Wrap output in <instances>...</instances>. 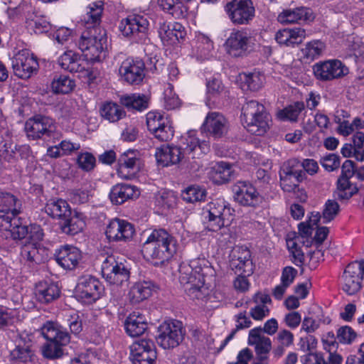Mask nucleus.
I'll return each mask as SVG.
<instances>
[{
    "mask_svg": "<svg viewBox=\"0 0 364 364\" xmlns=\"http://www.w3.org/2000/svg\"><path fill=\"white\" fill-rule=\"evenodd\" d=\"M280 174V186L282 188L287 192L294 191L298 187L300 182L303 180H300L295 176H289L288 175Z\"/></svg>",
    "mask_w": 364,
    "mask_h": 364,
    "instance_id": "59",
    "label": "nucleus"
},
{
    "mask_svg": "<svg viewBox=\"0 0 364 364\" xmlns=\"http://www.w3.org/2000/svg\"><path fill=\"white\" fill-rule=\"evenodd\" d=\"M306 37V31L301 28H284L275 34V40L279 44L291 47L301 43Z\"/></svg>",
    "mask_w": 364,
    "mask_h": 364,
    "instance_id": "27",
    "label": "nucleus"
},
{
    "mask_svg": "<svg viewBox=\"0 0 364 364\" xmlns=\"http://www.w3.org/2000/svg\"><path fill=\"white\" fill-rule=\"evenodd\" d=\"M250 36L243 31H234L226 40L227 52L233 57L243 55L250 44Z\"/></svg>",
    "mask_w": 364,
    "mask_h": 364,
    "instance_id": "23",
    "label": "nucleus"
},
{
    "mask_svg": "<svg viewBox=\"0 0 364 364\" xmlns=\"http://www.w3.org/2000/svg\"><path fill=\"white\" fill-rule=\"evenodd\" d=\"M183 153L178 146H162L156 149L155 156L159 164L163 166L178 163L183 157L188 159L199 158L210 149V144L206 141H200L193 132H188L183 139Z\"/></svg>",
    "mask_w": 364,
    "mask_h": 364,
    "instance_id": "2",
    "label": "nucleus"
},
{
    "mask_svg": "<svg viewBox=\"0 0 364 364\" xmlns=\"http://www.w3.org/2000/svg\"><path fill=\"white\" fill-rule=\"evenodd\" d=\"M24 130L28 139L36 140L44 136L51 137L55 131V126L50 118L36 116L26 122Z\"/></svg>",
    "mask_w": 364,
    "mask_h": 364,
    "instance_id": "16",
    "label": "nucleus"
},
{
    "mask_svg": "<svg viewBox=\"0 0 364 364\" xmlns=\"http://www.w3.org/2000/svg\"><path fill=\"white\" fill-rule=\"evenodd\" d=\"M41 334L47 340L42 348L44 357L55 359L63 354V347L70 342L69 334L58 324L48 321L41 328Z\"/></svg>",
    "mask_w": 364,
    "mask_h": 364,
    "instance_id": "5",
    "label": "nucleus"
},
{
    "mask_svg": "<svg viewBox=\"0 0 364 364\" xmlns=\"http://www.w3.org/2000/svg\"><path fill=\"white\" fill-rule=\"evenodd\" d=\"M205 196V189L197 186L188 187L181 194L182 198L188 203L201 201L204 200Z\"/></svg>",
    "mask_w": 364,
    "mask_h": 364,
    "instance_id": "49",
    "label": "nucleus"
},
{
    "mask_svg": "<svg viewBox=\"0 0 364 364\" xmlns=\"http://www.w3.org/2000/svg\"><path fill=\"white\" fill-rule=\"evenodd\" d=\"M165 107L168 109H173L180 106L178 97L173 92V87L169 85L164 92Z\"/></svg>",
    "mask_w": 364,
    "mask_h": 364,
    "instance_id": "61",
    "label": "nucleus"
},
{
    "mask_svg": "<svg viewBox=\"0 0 364 364\" xmlns=\"http://www.w3.org/2000/svg\"><path fill=\"white\" fill-rule=\"evenodd\" d=\"M201 129L214 138L219 139L228 134L229 122L221 113L210 112L205 117Z\"/></svg>",
    "mask_w": 364,
    "mask_h": 364,
    "instance_id": "22",
    "label": "nucleus"
},
{
    "mask_svg": "<svg viewBox=\"0 0 364 364\" xmlns=\"http://www.w3.org/2000/svg\"><path fill=\"white\" fill-rule=\"evenodd\" d=\"M59 287L53 282H40L36 286L35 295L38 301L48 304L60 296Z\"/></svg>",
    "mask_w": 364,
    "mask_h": 364,
    "instance_id": "33",
    "label": "nucleus"
},
{
    "mask_svg": "<svg viewBox=\"0 0 364 364\" xmlns=\"http://www.w3.org/2000/svg\"><path fill=\"white\" fill-rule=\"evenodd\" d=\"M364 274V260L349 264L340 279V284L343 291L353 295L361 288Z\"/></svg>",
    "mask_w": 364,
    "mask_h": 364,
    "instance_id": "9",
    "label": "nucleus"
},
{
    "mask_svg": "<svg viewBox=\"0 0 364 364\" xmlns=\"http://www.w3.org/2000/svg\"><path fill=\"white\" fill-rule=\"evenodd\" d=\"M105 233L109 241L126 242L132 240L135 228L128 221L115 218L109 222Z\"/></svg>",
    "mask_w": 364,
    "mask_h": 364,
    "instance_id": "20",
    "label": "nucleus"
},
{
    "mask_svg": "<svg viewBox=\"0 0 364 364\" xmlns=\"http://www.w3.org/2000/svg\"><path fill=\"white\" fill-rule=\"evenodd\" d=\"M149 21L142 15L133 14L122 19L119 24L122 34L134 41H139L146 34L149 28Z\"/></svg>",
    "mask_w": 364,
    "mask_h": 364,
    "instance_id": "10",
    "label": "nucleus"
},
{
    "mask_svg": "<svg viewBox=\"0 0 364 364\" xmlns=\"http://www.w3.org/2000/svg\"><path fill=\"white\" fill-rule=\"evenodd\" d=\"M152 292V288L149 283L146 282H138L134 284L129 292V301L133 304H136L148 299Z\"/></svg>",
    "mask_w": 364,
    "mask_h": 364,
    "instance_id": "40",
    "label": "nucleus"
},
{
    "mask_svg": "<svg viewBox=\"0 0 364 364\" xmlns=\"http://www.w3.org/2000/svg\"><path fill=\"white\" fill-rule=\"evenodd\" d=\"M118 164V174L122 178H129L138 170L139 159L134 151L129 150L119 156Z\"/></svg>",
    "mask_w": 364,
    "mask_h": 364,
    "instance_id": "30",
    "label": "nucleus"
},
{
    "mask_svg": "<svg viewBox=\"0 0 364 364\" xmlns=\"http://www.w3.org/2000/svg\"><path fill=\"white\" fill-rule=\"evenodd\" d=\"M280 173L295 176L300 180H304L305 178V173L302 170L301 162L296 159L289 160L284 164L280 171Z\"/></svg>",
    "mask_w": 364,
    "mask_h": 364,
    "instance_id": "47",
    "label": "nucleus"
},
{
    "mask_svg": "<svg viewBox=\"0 0 364 364\" xmlns=\"http://www.w3.org/2000/svg\"><path fill=\"white\" fill-rule=\"evenodd\" d=\"M21 203L14 195L9 193H0V222H6L5 218H13L20 213Z\"/></svg>",
    "mask_w": 364,
    "mask_h": 364,
    "instance_id": "26",
    "label": "nucleus"
},
{
    "mask_svg": "<svg viewBox=\"0 0 364 364\" xmlns=\"http://www.w3.org/2000/svg\"><path fill=\"white\" fill-rule=\"evenodd\" d=\"M45 252L40 244L26 242L21 249V258L28 264H39L46 259Z\"/></svg>",
    "mask_w": 364,
    "mask_h": 364,
    "instance_id": "34",
    "label": "nucleus"
},
{
    "mask_svg": "<svg viewBox=\"0 0 364 364\" xmlns=\"http://www.w3.org/2000/svg\"><path fill=\"white\" fill-rule=\"evenodd\" d=\"M250 250L244 247H235L230 255V266L240 274L250 275L253 273V264Z\"/></svg>",
    "mask_w": 364,
    "mask_h": 364,
    "instance_id": "21",
    "label": "nucleus"
},
{
    "mask_svg": "<svg viewBox=\"0 0 364 364\" xmlns=\"http://www.w3.org/2000/svg\"><path fill=\"white\" fill-rule=\"evenodd\" d=\"M232 174V166L226 162H218L211 171V177L215 183H223L228 181Z\"/></svg>",
    "mask_w": 364,
    "mask_h": 364,
    "instance_id": "44",
    "label": "nucleus"
},
{
    "mask_svg": "<svg viewBox=\"0 0 364 364\" xmlns=\"http://www.w3.org/2000/svg\"><path fill=\"white\" fill-rule=\"evenodd\" d=\"M158 331L156 342L164 349L177 347L183 339L181 323L178 321L164 322L159 326Z\"/></svg>",
    "mask_w": 364,
    "mask_h": 364,
    "instance_id": "8",
    "label": "nucleus"
},
{
    "mask_svg": "<svg viewBox=\"0 0 364 364\" xmlns=\"http://www.w3.org/2000/svg\"><path fill=\"white\" fill-rule=\"evenodd\" d=\"M168 119L164 117L161 114L156 112H150L146 114V125L148 129L154 134L161 127H162Z\"/></svg>",
    "mask_w": 364,
    "mask_h": 364,
    "instance_id": "51",
    "label": "nucleus"
},
{
    "mask_svg": "<svg viewBox=\"0 0 364 364\" xmlns=\"http://www.w3.org/2000/svg\"><path fill=\"white\" fill-rule=\"evenodd\" d=\"M356 337V332L350 326H341L337 331L336 338L341 343L351 344Z\"/></svg>",
    "mask_w": 364,
    "mask_h": 364,
    "instance_id": "54",
    "label": "nucleus"
},
{
    "mask_svg": "<svg viewBox=\"0 0 364 364\" xmlns=\"http://www.w3.org/2000/svg\"><path fill=\"white\" fill-rule=\"evenodd\" d=\"M17 312L15 309L0 307V328L14 323Z\"/></svg>",
    "mask_w": 364,
    "mask_h": 364,
    "instance_id": "62",
    "label": "nucleus"
},
{
    "mask_svg": "<svg viewBox=\"0 0 364 364\" xmlns=\"http://www.w3.org/2000/svg\"><path fill=\"white\" fill-rule=\"evenodd\" d=\"M225 11L233 23H247L255 14L250 0H232L225 6Z\"/></svg>",
    "mask_w": 364,
    "mask_h": 364,
    "instance_id": "17",
    "label": "nucleus"
},
{
    "mask_svg": "<svg viewBox=\"0 0 364 364\" xmlns=\"http://www.w3.org/2000/svg\"><path fill=\"white\" fill-rule=\"evenodd\" d=\"M81 258L82 255L80 250L70 245L62 246L55 253L56 262L65 269L75 268Z\"/></svg>",
    "mask_w": 364,
    "mask_h": 364,
    "instance_id": "25",
    "label": "nucleus"
},
{
    "mask_svg": "<svg viewBox=\"0 0 364 364\" xmlns=\"http://www.w3.org/2000/svg\"><path fill=\"white\" fill-rule=\"evenodd\" d=\"M339 212V205L333 200H328L325 204L322 214L323 223H326L332 220Z\"/></svg>",
    "mask_w": 364,
    "mask_h": 364,
    "instance_id": "57",
    "label": "nucleus"
},
{
    "mask_svg": "<svg viewBox=\"0 0 364 364\" xmlns=\"http://www.w3.org/2000/svg\"><path fill=\"white\" fill-rule=\"evenodd\" d=\"M304 109L303 102H296L293 105L280 110L278 112V117L282 120H289L295 122L297 120L300 112Z\"/></svg>",
    "mask_w": 364,
    "mask_h": 364,
    "instance_id": "48",
    "label": "nucleus"
},
{
    "mask_svg": "<svg viewBox=\"0 0 364 364\" xmlns=\"http://www.w3.org/2000/svg\"><path fill=\"white\" fill-rule=\"evenodd\" d=\"M102 274L108 282L117 286L127 284L129 279V270L112 255L107 256L103 262Z\"/></svg>",
    "mask_w": 364,
    "mask_h": 364,
    "instance_id": "14",
    "label": "nucleus"
},
{
    "mask_svg": "<svg viewBox=\"0 0 364 364\" xmlns=\"http://www.w3.org/2000/svg\"><path fill=\"white\" fill-rule=\"evenodd\" d=\"M15 75L22 79L29 78L38 68L36 58L28 50L18 51L11 59Z\"/></svg>",
    "mask_w": 364,
    "mask_h": 364,
    "instance_id": "15",
    "label": "nucleus"
},
{
    "mask_svg": "<svg viewBox=\"0 0 364 364\" xmlns=\"http://www.w3.org/2000/svg\"><path fill=\"white\" fill-rule=\"evenodd\" d=\"M252 299L255 306L250 309V314L253 319L262 321L269 314L270 310L267 304L271 302V299L267 294L257 293Z\"/></svg>",
    "mask_w": 364,
    "mask_h": 364,
    "instance_id": "36",
    "label": "nucleus"
},
{
    "mask_svg": "<svg viewBox=\"0 0 364 364\" xmlns=\"http://www.w3.org/2000/svg\"><path fill=\"white\" fill-rule=\"evenodd\" d=\"M31 336L21 333L15 340V347L10 351V358L16 362L26 363L32 357Z\"/></svg>",
    "mask_w": 364,
    "mask_h": 364,
    "instance_id": "24",
    "label": "nucleus"
},
{
    "mask_svg": "<svg viewBox=\"0 0 364 364\" xmlns=\"http://www.w3.org/2000/svg\"><path fill=\"white\" fill-rule=\"evenodd\" d=\"M124 325L127 333L132 337L143 334L147 328V323L144 316L135 312L127 318Z\"/></svg>",
    "mask_w": 364,
    "mask_h": 364,
    "instance_id": "38",
    "label": "nucleus"
},
{
    "mask_svg": "<svg viewBox=\"0 0 364 364\" xmlns=\"http://www.w3.org/2000/svg\"><path fill=\"white\" fill-rule=\"evenodd\" d=\"M314 18L311 9L299 7L294 9H286L277 16V20L282 24L299 23L303 21H311Z\"/></svg>",
    "mask_w": 364,
    "mask_h": 364,
    "instance_id": "29",
    "label": "nucleus"
},
{
    "mask_svg": "<svg viewBox=\"0 0 364 364\" xmlns=\"http://www.w3.org/2000/svg\"><path fill=\"white\" fill-rule=\"evenodd\" d=\"M46 213L53 218L62 221L72 212L69 204L64 200H50L45 206Z\"/></svg>",
    "mask_w": 364,
    "mask_h": 364,
    "instance_id": "37",
    "label": "nucleus"
},
{
    "mask_svg": "<svg viewBox=\"0 0 364 364\" xmlns=\"http://www.w3.org/2000/svg\"><path fill=\"white\" fill-rule=\"evenodd\" d=\"M234 200L243 206L255 207L262 201L256 188L249 182L238 181L232 188Z\"/></svg>",
    "mask_w": 364,
    "mask_h": 364,
    "instance_id": "19",
    "label": "nucleus"
},
{
    "mask_svg": "<svg viewBox=\"0 0 364 364\" xmlns=\"http://www.w3.org/2000/svg\"><path fill=\"white\" fill-rule=\"evenodd\" d=\"M95 162L96 160L95 156L88 152L79 154L77 159L78 166L85 171H89L93 169L95 166Z\"/></svg>",
    "mask_w": 364,
    "mask_h": 364,
    "instance_id": "58",
    "label": "nucleus"
},
{
    "mask_svg": "<svg viewBox=\"0 0 364 364\" xmlns=\"http://www.w3.org/2000/svg\"><path fill=\"white\" fill-rule=\"evenodd\" d=\"M149 98L145 95L132 94L122 95L119 102L127 109L142 111L148 108Z\"/></svg>",
    "mask_w": 364,
    "mask_h": 364,
    "instance_id": "39",
    "label": "nucleus"
},
{
    "mask_svg": "<svg viewBox=\"0 0 364 364\" xmlns=\"http://www.w3.org/2000/svg\"><path fill=\"white\" fill-rule=\"evenodd\" d=\"M58 64L63 70L70 73L82 72L84 67L80 63L77 55L72 50L65 52L58 59Z\"/></svg>",
    "mask_w": 364,
    "mask_h": 364,
    "instance_id": "42",
    "label": "nucleus"
},
{
    "mask_svg": "<svg viewBox=\"0 0 364 364\" xmlns=\"http://www.w3.org/2000/svg\"><path fill=\"white\" fill-rule=\"evenodd\" d=\"M179 282L192 299L203 300L209 296L210 286L205 275L212 272L209 262L205 258H196L179 267Z\"/></svg>",
    "mask_w": 364,
    "mask_h": 364,
    "instance_id": "1",
    "label": "nucleus"
},
{
    "mask_svg": "<svg viewBox=\"0 0 364 364\" xmlns=\"http://www.w3.org/2000/svg\"><path fill=\"white\" fill-rule=\"evenodd\" d=\"M33 16V14L31 15L28 14L26 16V23L28 26L32 28L36 33H41L48 31L50 26V23L42 18L36 15H34V16Z\"/></svg>",
    "mask_w": 364,
    "mask_h": 364,
    "instance_id": "52",
    "label": "nucleus"
},
{
    "mask_svg": "<svg viewBox=\"0 0 364 364\" xmlns=\"http://www.w3.org/2000/svg\"><path fill=\"white\" fill-rule=\"evenodd\" d=\"M174 131L171 127L169 121L168 120L162 127H161L156 132L153 134L154 136L160 141H168L171 140L173 136Z\"/></svg>",
    "mask_w": 364,
    "mask_h": 364,
    "instance_id": "63",
    "label": "nucleus"
},
{
    "mask_svg": "<svg viewBox=\"0 0 364 364\" xmlns=\"http://www.w3.org/2000/svg\"><path fill=\"white\" fill-rule=\"evenodd\" d=\"M313 70L316 77L321 81L340 79L349 73L348 68L336 59L318 63L314 65Z\"/></svg>",
    "mask_w": 364,
    "mask_h": 364,
    "instance_id": "12",
    "label": "nucleus"
},
{
    "mask_svg": "<svg viewBox=\"0 0 364 364\" xmlns=\"http://www.w3.org/2000/svg\"><path fill=\"white\" fill-rule=\"evenodd\" d=\"M242 111V120L250 133L261 136L267 132L269 117L263 105L257 101L250 100L243 105Z\"/></svg>",
    "mask_w": 364,
    "mask_h": 364,
    "instance_id": "6",
    "label": "nucleus"
},
{
    "mask_svg": "<svg viewBox=\"0 0 364 364\" xmlns=\"http://www.w3.org/2000/svg\"><path fill=\"white\" fill-rule=\"evenodd\" d=\"M104 9V3L101 1L92 2L87 7L85 16L86 28L89 27L100 26L101 16Z\"/></svg>",
    "mask_w": 364,
    "mask_h": 364,
    "instance_id": "41",
    "label": "nucleus"
},
{
    "mask_svg": "<svg viewBox=\"0 0 364 364\" xmlns=\"http://www.w3.org/2000/svg\"><path fill=\"white\" fill-rule=\"evenodd\" d=\"M139 195V191L134 186L117 184L112 188L109 198L113 204L119 205L129 199L137 197Z\"/></svg>",
    "mask_w": 364,
    "mask_h": 364,
    "instance_id": "35",
    "label": "nucleus"
},
{
    "mask_svg": "<svg viewBox=\"0 0 364 364\" xmlns=\"http://www.w3.org/2000/svg\"><path fill=\"white\" fill-rule=\"evenodd\" d=\"M100 114L103 118L110 122H116L126 114L124 110L113 102H107L103 104L100 109Z\"/></svg>",
    "mask_w": 364,
    "mask_h": 364,
    "instance_id": "43",
    "label": "nucleus"
},
{
    "mask_svg": "<svg viewBox=\"0 0 364 364\" xmlns=\"http://www.w3.org/2000/svg\"><path fill=\"white\" fill-rule=\"evenodd\" d=\"M6 222H0V237L8 240H21L28 234V227L19 225L14 218H5Z\"/></svg>",
    "mask_w": 364,
    "mask_h": 364,
    "instance_id": "28",
    "label": "nucleus"
},
{
    "mask_svg": "<svg viewBox=\"0 0 364 364\" xmlns=\"http://www.w3.org/2000/svg\"><path fill=\"white\" fill-rule=\"evenodd\" d=\"M321 163L326 170L333 171L340 166V159L338 155L330 154L322 158Z\"/></svg>",
    "mask_w": 364,
    "mask_h": 364,
    "instance_id": "64",
    "label": "nucleus"
},
{
    "mask_svg": "<svg viewBox=\"0 0 364 364\" xmlns=\"http://www.w3.org/2000/svg\"><path fill=\"white\" fill-rule=\"evenodd\" d=\"M106 31L100 26L89 27L82 32L78 47L87 60L100 62L105 58Z\"/></svg>",
    "mask_w": 364,
    "mask_h": 364,
    "instance_id": "4",
    "label": "nucleus"
},
{
    "mask_svg": "<svg viewBox=\"0 0 364 364\" xmlns=\"http://www.w3.org/2000/svg\"><path fill=\"white\" fill-rule=\"evenodd\" d=\"M156 348L142 353L140 355L131 357L133 364H153L156 359Z\"/></svg>",
    "mask_w": 364,
    "mask_h": 364,
    "instance_id": "60",
    "label": "nucleus"
},
{
    "mask_svg": "<svg viewBox=\"0 0 364 364\" xmlns=\"http://www.w3.org/2000/svg\"><path fill=\"white\" fill-rule=\"evenodd\" d=\"M325 48V44L321 41H312L306 44L301 53L304 59L312 61L321 55Z\"/></svg>",
    "mask_w": 364,
    "mask_h": 364,
    "instance_id": "45",
    "label": "nucleus"
},
{
    "mask_svg": "<svg viewBox=\"0 0 364 364\" xmlns=\"http://www.w3.org/2000/svg\"><path fill=\"white\" fill-rule=\"evenodd\" d=\"M158 33L164 43L173 44V23H168L164 20H160Z\"/></svg>",
    "mask_w": 364,
    "mask_h": 364,
    "instance_id": "53",
    "label": "nucleus"
},
{
    "mask_svg": "<svg viewBox=\"0 0 364 364\" xmlns=\"http://www.w3.org/2000/svg\"><path fill=\"white\" fill-rule=\"evenodd\" d=\"M176 241L165 230H154L142 247L144 257L154 265L163 264L176 253Z\"/></svg>",
    "mask_w": 364,
    "mask_h": 364,
    "instance_id": "3",
    "label": "nucleus"
},
{
    "mask_svg": "<svg viewBox=\"0 0 364 364\" xmlns=\"http://www.w3.org/2000/svg\"><path fill=\"white\" fill-rule=\"evenodd\" d=\"M248 344L255 347L257 355L267 354L272 348L270 338L264 336L260 327L250 331Z\"/></svg>",
    "mask_w": 364,
    "mask_h": 364,
    "instance_id": "32",
    "label": "nucleus"
},
{
    "mask_svg": "<svg viewBox=\"0 0 364 364\" xmlns=\"http://www.w3.org/2000/svg\"><path fill=\"white\" fill-rule=\"evenodd\" d=\"M349 178L341 176L338 180V197L341 199H348L356 192V188L350 183Z\"/></svg>",
    "mask_w": 364,
    "mask_h": 364,
    "instance_id": "50",
    "label": "nucleus"
},
{
    "mask_svg": "<svg viewBox=\"0 0 364 364\" xmlns=\"http://www.w3.org/2000/svg\"><path fill=\"white\" fill-rule=\"evenodd\" d=\"M103 288L98 279L90 275L80 277L75 289L76 298L85 304L98 299Z\"/></svg>",
    "mask_w": 364,
    "mask_h": 364,
    "instance_id": "11",
    "label": "nucleus"
},
{
    "mask_svg": "<svg viewBox=\"0 0 364 364\" xmlns=\"http://www.w3.org/2000/svg\"><path fill=\"white\" fill-rule=\"evenodd\" d=\"M75 86V82L66 75H60L53 79L51 84L53 92L57 94H68L73 91Z\"/></svg>",
    "mask_w": 364,
    "mask_h": 364,
    "instance_id": "46",
    "label": "nucleus"
},
{
    "mask_svg": "<svg viewBox=\"0 0 364 364\" xmlns=\"http://www.w3.org/2000/svg\"><path fill=\"white\" fill-rule=\"evenodd\" d=\"M243 81L250 90L256 91L262 86L264 76L260 75L259 73L244 74Z\"/></svg>",
    "mask_w": 364,
    "mask_h": 364,
    "instance_id": "55",
    "label": "nucleus"
},
{
    "mask_svg": "<svg viewBox=\"0 0 364 364\" xmlns=\"http://www.w3.org/2000/svg\"><path fill=\"white\" fill-rule=\"evenodd\" d=\"M299 234L287 240V246L292 257L291 261L296 266L304 262V253L301 247L306 244V238L312 234V226L307 223L299 225Z\"/></svg>",
    "mask_w": 364,
    "mask_h": 364,
    "instance_id": "13",
    "label": "nucleus"
},
{
    "mask_svg": "<svg viewBox=\"0 0 364 364\" xmlns=\"http://www.w3.org/2000/svg\"><path fill=\"white\" fill-rule=\"evenodd\" d=\"M119 72L127 83L139 85L145 77V65L140 59L128 58L121 63Z\"/></svg>",
    "mask_w": 364,
    "mask_h": 364,
    "instance_id": "18",
    "label": "nucleus"
},
{
    "mask_svg": "<svg viewBox=\"0 0 364 364\" xmlns=\"http://www.w3.org/2000/svg\"><path fill=\"white\" fill-rule=\"evenodd\" d=\"M155 348L153 341L146 339H141L135 341L130 346L131 357L140 355L142 353H145L149 350Z\"/></svg>",
    "mask_w": 364,
    "mask_h": 364,
    "instance_id": "56",
    "label": "nucleus"
},
{
    "mask_svg": "<svg viewBox=\"0 0 364 364\" xmlns=\"http://www.w3.org/2000/svg\"><path fill=\"white\" fill-rule=\"evenodd\" d=\"M211 230L215 231L230 224L234 210L223 198H216L205 207Z\"/></svg>",
    "mask_w": 364,
    "mask_h": 364,
    "instance_id": "7",
    "label": "nucleus"
},
{
    "mask_svg": "<svg viewBox=\"0 0 364 364\" xmlns=\"http://www.w3.org/2000/svg\"><path fill=\"white\" fill-rule=\"evenodd\" d=\"M59 224L62 232L70 235L82 232L86 225L83 215L75 211L71 212L70 215L60 221Z\"/></svg>",
    "mask_w": 364,
    "mask_h": 364,
    "instance_id": "31",
    "label": "nucleus"
}]
</instances>
